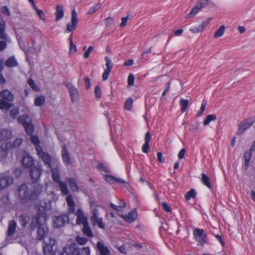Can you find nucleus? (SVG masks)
I'll list each match as a JSON object with an SVG mask.
<instances>
[{"instance_id":"nucleus-46","label":"nucleus","mask_w":255,"mask_h":255,"mask_svg":"<svg viewBox=\"0 0 255 255\" xmlns=\"http://www.w3.org/2000/svg\"><path fill=\"white\" fill-rule=\"evenodd\" d=\"M28 84L34 91H37L39 90V88L35 85L32 79L29 78L28 80Z\"/></svg>"},{"instance_id":"nucleus-7","label":"nucleus","mask_w":255,"mask_h":255,"mask_svg":"<svg viewBox=\"0 0 255 255\" xmlns=\"http://www.w3.org/2000/svg\"><path fill=\"white\" fill-rule=\"evenodd\" d=\"M193 235L195 241L201 246L207 243V234L205 233L204 229L195 228L193 231Z\"/></svg>"},{"instance_id":"nucleus-3","label":"nucleus","mask_w":255,"mask_h":255,"mask_svg":"<svg viewBox=\"0 0 255 255\" xmlns=\"http://www.w3.org/2000/svg\"><path fill=\"white\" fill-rule=\"evenodd\" d=\"M58 184L62 194L67 195L66 198L67 204L68 207L67 214L70 215L74 213L75 211V203L73 199L72 196L71 195H68L69 191L67 188V184L61 181L58 183Z\"/></svg>"},{"instance_id":"nucleus-19","label":"nucleus","mask_w":255,"mask_h":255,"mask_svg":"<svg viewBox=\"0 0 255 255\" xmlns=\"http://www.w3.org/2000/svg\"><path fill=\"white\" fill-rule=\"evenodd\" d=\"M34 160L28 154H25L22 160V166L25 168H30L34 165Z\"/></svg>"},{"instance_id":"nucleus-24","label":"nucleus","mask_w":255,"mask_h":255,"mask_svg":"<svg viewBox=\"0 0 255 255\" xmlns=\"http://www.w3.org/2000/svg\"><path fill=\"white\" fill-rule=\"evenodd\" d=\"M51 169V176L55 183L58 184L61 182L59 175V171L57 168H50Z\"/></svg>"},{"instance_id":"nucleus-47","label":"nucleus","mask_w":255,"mask_h":255,"mask_svg":"<svg viewBox=\"0 0 255 255\" xmlns=\"http://www.w3.org/2000/svg\"><path fill=\"white\" fill-rule=\"evenodd\" d=\"M10 38L9 37V41L3 40L0 41V51H3L7 47V42H10Z\"/></svg>"},{"instance_id":"nucleus-29","label":"nucleus","mask_w":255,"mask_h":255,"mask_svg":"<svg viewBox=\"0 0 255 255\" xmlns=\"http://www.w3.org/2000/svg\"><path fill=\"white\" fill-rule=\"evenodd\" d=\"M56 20L58 21L61 19L64 15V11L63 7L61 5H57L56 7V10L55 11Z\"/></svg>"},{"instance_id":"nucleus-12","label":"nucleus","mask_w":255,"mask_h":255,"mask_svg":"<svg viewBox=\"0 0 255 255\" xmlns=\"http://www.w3.org/2000/svg\"><path fill=\"white\" fill-rule=\"evenodd\" d=\"M255 122V117H253L243 121L239 126L237 134L239 135L243 133L246 129L252 126Z\"/></svg>"},{"instance_id":"nucleus-45","label":"nucleus","mask_w":255,"mask_h":255,"mask_svg":"<svg viewBox=\"0 0 255 255\" xmlns=\"http://www.w3.org/2000/svg\"><path fill=\"white\" fill-rule=\"evenodd\" d=\"M31 135L30 141L33 144L35 145V147H37L38 146H40L39 145L40 141L38 137L36 135Z\"/></svg>"},{"instance_id":"nucleus-10","label":"nucleus","mask_w":255,"mask_h":255,"mask_svg":"<svg viewBox=\"0 0 255 255\" xmlns=\"http://www.w3.org/2000/svg\"><path fill=\"white\" fill-rule=\"evenodd\" d=\"M92 215L91 217V221L94 225H97L98 227L101 229H104L105 224L103 222L102 218H98L99 210L97 208H94L92 211Z\"/></svg>"},{"instance_id":"nucleus-30","label":"nucleus","mask_w":255,"mask_h":255,"mask_svg":"<svg viewBox=\"0 0 255 255\" xmlns=\"http://www.w3.org/2000/svg\"><path fill=\"white\" fill-rule=\"evenodd\" d=\"M23 127L28 135H31L32 134L34 131V126L32 123V121L28 122L27 125H24Z\"/></svg>"},{"instance_id":"nucleus-63","label":"nucleus","mask_w":255,"mask_h":255,"mask_svg":"<svg viewBox=\"0 0 255 255\" xmlns=\"http://www.w3.org/2000/svg\"><path fill=\"white\" fill-rule=\"evenodd\" d=\"M149 143L144 142L142 146V150L144 153H147L149 149Z\"/></svg>"},{"instance_id":"nucleus-34","label":"nucleus","mask_w":255,"mask_h":255,"mask_svg":"<svg viewBox=\"0 0 255 255\" xmlns=\"http://www.w3.org/2000/svg\"><path fill=\"white\" fill-rule=\"evenodd\" d=\"M69 187L73 190H76L78 189V186L77 184L76 181L75 179L72 178H69L67 179Z\"/></svg>"},{"instance_id":"nucleus-1","label":"nucleus","mask_w":255,"mask_h":255,"mask_svg":"<svg viewBox=\"0 0 255 255\" xmlns=\"http://www.w3.org/2000/svg\"><path fill=\"white\" fill-rule=\"evenodd\" d=\"M45 219L43 216L37 214L32 218L30 224V228L31 230L37 228V240H45V238L48 235V229L44 225Z\"/></svg>"},{"instance_id":"nucleus-26","label":"nucleus","mask_w":255,"mask_h":255,"mask_svg":"<svg viewBox=\"0 0 255 255\" xmlns=\"http://www.w3.org/2000/svg\"><path fill=\"white\" fill-rule=\"evenodd\" d=\"M30 217L26 214H22L19 217V224L22 227H25L29 222Z\"/></svg>"},{"instance_id":"nucleus-6","label":"nucleus","mask_w":255,"mask_h":255,"mask_svg":"<svg viewBox=\"0 0 255 255\" xmlns=\"http://www.w3.org/2000/svg\"><path fill=\"white\" fill-rule=\"evenodd\" d=\"M18 196L22 203L31 200L30 190L25 184L21 185L18 188Z\"/></svg>"},{"instance_id":"nucleus-14","label":"nucleus","mask_w":255,"mask_h":255,"mask_svg":"<svg viewBox=\"0 0 255 255\" xmlns=\"http://www.w3.org/2000/svg\"><path fill=\"white\" fill-rule=\"evenodd\" d=\"M17 224L15 221L10 220L8 224V229L7 231V235L6 241L8 243H12L11 236H12L15 232Z\"/></svg>"},{"instance_id":"nucleus-57","label":"nucleus","mask_w":255,"mask_h":255,"mask_svg":"<svg viewBox=\"0 0 255 255\" xmlns=\"http://www.w3.org/2000/svg\"><path fill=\"white\" fill-rule=\"evenodd\" d=\"M34 9L36 11L37 14L39 15L40 19L42 20L45 19V15L42 10L38 9L36 8V6H34Z\"/></svg>"},{"instance_id":"nucleus-42","label":"nucleus","mask_w":255,"mask_h":255,"mask_svg":"<svg viewBox=\"0 0 255 255\" xmlns=\"http://www.w3.org/2000/svg\"><path fill=\"white\" fill-rule=\"evenodd\" d=\"M97 168L99 170L103 171L105 172H107V173L110 172V170L109 169V168L103 163H100L99 164H98Z\"/></svg>"},{"instance_id":"nucleus-22","label":"nucleus","mask_w":255,"mask_h":255,"mask_svg":"<svg viewBox=\"0 0 255 255\" xmlns=\"http://www.w3.org/2000/svg\"><path fill=\"white\" fill-rule=\"evenodd\" d=\"M0 97L2 100H5L7 102H11L14 99L13 94L8 90H4L0 92Z\"/></svg>"},{"instance_id":"nucleus-49","label":"nucleus","mask_w":255,"mask_h":255,"mask_svg":"<svg viewBox=\"0 0 255 255\" xmlns=\"http://www.w3.org/2000/svg\"><path fill=\"white\" fill-rule=\"evenodd\" d=\"M76 241L79 244L83 245L87 243L88 242V239L85 237L78 236L76 237Z\"/></svg>"},{"instance_id":"nucleus-15","label":"nucleus","mask_w":255,"mask_h":255,"mask_svg":"<svg viewBox=\"0 0 255 255\" xmlns=\"http://www.w3.org/2000/svg\"><path fill=\"white\" fill-rule=\"evenodd\" d=\"M75 215L77 217L76 224L80 225H86L88 223V218L85 216L82 210L80 208L78 209L75 212Z\"/></svg>"},{"instance_id":"nucleus-33","label":"nucleus","mask_w":255,"mask_h":255,"mask_svg":"<svg viewBox=\"0 0 255 255\" xmlns=\"http://www.w3.org/2000/svg\"><path fill=\"white\" fill-rule=\"evenodd\" d=\"M197 4L191 10L190 12L187 14L186 17L189 18L195 15L197 13L201 10V8Z\"/></svg>"},{"instance_id":"nucleus-25","label":"nucleus","mask_w":255,"mask_h":255,"mask_svg":"<svg viewBox=\"0 0 255 255\" xmlns=\"http://www.w3.org/2000/svg\"><path fill=\"white\" fill-rule=\"evenodd\" d=\"M137 218V213L136 212L131 211L128 213V215L124 217V219L128 223L133 222Z\"/></svg>"},{"instance_id":"nucleus-55","label":"nucleus","mask_w":255,"mask_h":255,"mask_svg":"<svg viewBox=\"0 0 255 255\" xmlns=\"http://www.w3.org/2000/svg\"><path fill=\"white\" fill-rule=\"evenodd\" d=\"M203 30L202 27L199 25L198 26H194L190 29V31L193 33H199Z\"/></svg>"},{"instance_id":"nucleus-9","label":"nucleus","mask_w":255,"mask_h":255,"mask_svg":"<svg viewBox=\"0 0 255 255\" xmlns=\"http://www.w3.org/2000/svg\"><path fill=\"white\" fill-rule=\"evenodd\" d=\"M78 22L79 20L77 17V14L75 9H73L71 12V22H69L67 24L65 32H70L75 30Z\"/></svg>"},{"instance_id":"nucleus-62","label":"nucleus","mask_w":255,"mask_h":255,"mask_svg":"<svg viewBox=\"0 0 255 255\" xmlns=\"http://www.w3.org/2000/svg\"><path fill=\"white\" fill-rule=\"evenodd\" d=\"M111 71L107 69L104 71L102 75L103 80L105 81L108 79Z\"/></svg>"},{"instance_id":"nucleus-4","label":"nucleus","mask_w":255,"mask_h":255,"mask_svg":"<svg viewBox=\"0 0 255 255\" xmlns=\"http://www.w3.org/2000/svg\"><path fill=\"white\" fill-rule=\"evenodd\" d=\"M36 153L39 158H40L44 164L48 168H51L52 157L50 154L45 152L43 150L41 146L36 147Z\"/></svg>"},{"instance_id":"nucleus-61","label":"nucleus","mask_w":255,"mask_h":255,"mask_svg":"<svg viewBox=\"0 0 255 255\" xmlns=\"http://www.w3.org/2000/svg\"><path fill=\"white\" fill-rule=\"evenodd\" d=\"M157 160L160 163H164L165 159L162 157V153L161 152H158L157 153Z\"/></svg>"},{"instance_id":"nucleus-36","label":"nucleus","mask_w":255,"mask_h":255,"mask_svg":"<svg viewBox=\"0 0 255 255\" xmlns=\"http://www.w3.org/2000/svg\"><path fill=\"white\" fill-rule=\"evenodd\" d=\"M225 30V27L224 25L220 26V27L216 31L214 34V37L218 38L223 36Z\"/></svg>"},{"instance_id":"nucleus-50","label":"nucleus","mask_w":255,"mask_h":255,"mask_svg":"<svg viewBox=\"0 0 255 255\" xmlns=\"http://www.w3.org/2000/svg\"><path fill=\"white\" fill-rule=\"evenodd\" d=\"M22 143V139L20 138H17L14 140L11 146L13 148L17 147L19 146Z\"/></svg>"},{"instance_id":"nucleus-52","label":"nucleus","mask_w":255,"mask_h":255,"mask_svg":"<svg viewBox=\"0 0 255 255\" xmlns=\"http://www.w3.org/2000/svg\"><path fill=\"white\" fill-rule=\"evenodd\" d=\"M94 92L96 98L100 99L101 97L102 91L99 86L97 85L95 87Z\"/></svg>"},{"instance_id":"nucleus-58","label":"nucleus","mask_w":255,"mask_h":255,"mask_svg":"<svg viewBox=\"0 0 255 255\" xmlns=\"http://www.w3.org/2000/svg\"><path fill=\"white\" fill-rule=\"evenodd\" d=\"M1 12L3 14H6L7 16L10 15L9 9L6 6H3L1 7Z\"/></svg>"},{"instance_id":"nucleus-39","label":"nucleus","mask_w":255,"mask_h":255,"mask_svg":"<svg viewBox=\"0 0 255 255\" xmlns=\"http://www.w3.org/2000/svg\"><path fill=\"white\" fill-rule=\"evenodd\" d=\"M189 101L188 100L181 99L180 101V105L181 107V111L184 113L188 108Z\"/></svg>"},{"instance_id":"nucleus-43","label":"nucleus","mask_w":255,"mask_h":255,"mask_svg":"<svg viewBox=\"0 0 255 255\" xmlns=\"http://www.w3.org/2000/svg\"><path fill=\"white\" fill-rule=\"evenodd\" d=\"M132 99H128L125 103V109L127 110L130 111L132 108Z\"/></svg>"},{"instance_id":"nucleus-56","label":"nucleus","mask_w":255,"mask_h":255,"mask_svg":"<svg viewBox=\"0 0 255 255\" xmlns=\"http://www.w3.org/2000/svg\"><path fill=\"white\" fill-rule=\"evenodd\" d=\"M134 77L132 74H130L128 78V83L129 86H132L134 84Z\"/></svg>"},{"instance_id":"nucleus-28","label":"nucleus","mask_w":255,"mask_h":255,"mask_svg":"<svg viewBox=\"0 0 255 255\" xmlns=\"http://www.w3.org/2000/svg\"><path fill=\"white\" fill-rule=\"evenodd\" d=\"M17 120L18 122L23 126H24V125H27V124L28 123V122L31 121L29 119V116L27 115H20L18 118Z\"/></svg>"},{"instance_id":"nucleus-35","label":"nucleus","mask_w":255,"mask_h":255,"mask_svg":"<svg viewBox=\"0 0 255 255\" xmlns=\"http://www.w3.org/2000/svg\"><path fill=\"white\" fill-rule=\"evenodd\" d=\"M8 102H9L1 99L0 101V109L5 110H9L11 107V105Z\"/></svg>"},{"instance_id":"nucleus-54","label":"nucleus","mask_w":255,"mask_h":255,"mask_svg":"<svg viewBox=\"0 0 255 255\" xmlns=\"http://www.w3.org/2000/svg\"><path fill=\"white\" fill-rule=\"evenodd\" d=\"M105 59L106 62L107 70L111 71V69L113 67L112 62L111 60L108 57H105Z\"/></svg>"},{"instance_id":"nucleus-23","label":"nucleus","mask_w":255,"mask_h":255,"mask_svg":"<svg viewBox=\"0 0 255 255\" xmlns=\"http://www.w3.org/2000/svg\"><path fill=\"white\" fill-rule=\"evenodd\" d=\"M62 156L63 162L66 165H68L69 164H70L71 158L69 155V153L65 146H63V148L62 150Z\"/></svg>"},{"instance_id":"nucleus-41","label":"nucleus","mask_w":255,"mask_h":255,"mask_svg":"<svg viewBox=\"0 0 255 255\" xmlns=\"http://www.w3.org/2000/svg\"><path fill=\"white\" fill-rule=\"evenodd\" d=\"M101 5L100 3L94 4L89 10L88 14H91L97 11L100 8Z\"/></svg>"},{"instance_id":"nucleus-11","label":"nucleus","mask_w":255,"mask_h":255,"mask_svg":"<svg viewBox=\"0 0 255 255\" xmlns=\"http://www.w3.org/2000/svg\"><path fill=\"white\" fill-rule=\"evenodd\" d=\"M13 181V178L12 176L8 175L6 174H0V190H2L10 185H11Z\"/></svg>"},{"instance_id":"nucleus-20","label":"nucleus","mask_w":255,"mask_h":255,"mask_svg":"<svg viewBox=\"0 0 255 255\" xmlns=\"http://www.w3.org/2000/svg\"><path fill=\"white\" fill-rule=\"evenodd\" d=\"M97 249L100 255H110V251L108 247L101 242H98L97 244Z\"/></svg>"},{"instance_id":"nucleus-64","label":"nucleus","mask_w":255,"mask_h":255,"mask_svg":"<svg viewBox=\"0 0 255 255\" xmlns=\"http://www.w3.org/2000/svg\"><path fill=\"white\" fill-rule=\"evenodd\" d=\"M162 209L166 212H170L171 211V209L169 207V206H168V205L165 203V202H163L162 204Z\"/></svg>"},{"instance_id":"nucleus-5","label":"nucleus","mask_w":255,"mask_h":255,"mask_svg":"<svg viewBox=\"0 0 255 255\" xmlns=\"http://www.w3.org/2000/svg\"><path fill=\"white\" fill-rule=\"evenodd\" d=\"M42 172V168L40 165H34L29 168V174L32 183H37L39 180Z\"/></svg>"},{"instance_id":"nucleus-16","label":"nucleus","mask_w":255,"mask_h":255,"mask_svg":"<svg viewBox=\"0 0 255 255\" xmlns=\"http://www.w3.org/2000/svg\"><path fill=\"white\" fill-rule=\"evenodd\" d=\"M66 87L68 89L72 102L76 101L79 97V92L77 89L71 83H67Z\"/></svg>"},{"instance_id":"nucleus-53","label":"nucleus","mask_w":255,"mask_h":255,"mask_svg":"<svg viewBox=\"0 0 255 255\" xmlns=\"http://www.w3.org/2000/svg\"><path fill=\"white\" fill-rule=\"evenodd\" d=\"M252 151L250 149V150H247L246 151L244 154V158L245 161L250 162L252 156Z\"/></svg>"},{"instance_id":"nucleus-59","label":"nucleus","mask_w":255,"mask_h":255,"mask_svg":"<svg viewBox=\"0 0 255 255\" xmlns=\"http://www.w3.org/2000/svg\"><path fill=\"white\" fill-rule=\"evenodd\" d=\"M93 49H94V48L92 46H90L88 47V49L86 50V51L84 53V55L85 58H87L89 57L90 54L92 51Z\"/></svg>"},{"instance_id":"nucleus-60","label":"nucleus","mask_w":255,"mask_h":255,"mask_svg":"<svg viewBox=\"0 0 255 255\" xmlns=\"http://www.w3.org/2000/svg\"><path fill=\"white\" fill-rule=\"evenodd\" d=\"M84 82L87 89H89L91 86L90 79L89 77H87L84 78Z\"/></svg>"},{"instance_id":"nucleus-44","label":"nucleus","mask_w":255,"mask_h":255,"mask_svg":"<svg viewBox=\"0 0 255 255\" xmlns=\"http://www.w3.org/2000/svg\"><path fill=\"white\" fill-rule=\"evenodd\" d=\"M105 180L109 184H114L115 183V177L112 175L106 174L104 175Z\"/></svg>"},{"instance_id":"nucleus-18","label":"nucleus","mask_w":255,"mask_h":255,"mask_svg":"<svg viewBox=\"0 0 255 255\" xmlns=\"http://www.w3.org/2000/svg\"><path fill=\"white\" fill-rule=\"evenodd\" d=\"M42 186L40 184L35 185L32 190H30L31 200L34 201L38 199L42 192Z\"/></svg>"},{"instance_id":"nucleus-17","label":"nucleus","mask_w":255,"mask_h":255,"mask_svg":"<svg viewBox=\"0 0 255 255\" xmlns=\"http://www.w3.org/2000/svg\"><path fill=\"white\" fill-rule=\"evenodd\" d=\"M5 21L2 16L0 14V39L9 41V37L5 32Z\"/></svg>"},{"instance_id":"nucleus-38","label":"nucleus","mask_w":255,"mask_h":255,"mask_svg":"<svg viewBox=\"0 0 255 255\" xmlns=\"http://www.w3.org/2000/svg\"><path fill=\"white\" fill-rule=\"evenodd\" d=\"M196 196V192L195 189H192L188 192L186 193L185 196V198L186 200L188 201L192 198H195Z\"/></svg>"},{"instance_id":"nucleus-51","label":"nucleus","mask_w":255,"mask_h":255,"mask_svg":"<svg viewBox=\"0 0 255 255\" xmlns=\"http://www.w3.org/2000/svg\"><path fill=\"white\" fill-rule=\"evenodd\" d=\"M206 105H207L206 101H204L201 104V106L200 107V110L199 111H198L197 113V116L198 117H200L201 115H202L203 112H204V111L205 110Z\"/></svg>"},{"instance_id":"nucleus-13","label":"nucleus","mask_w":255,"mask_h":255,"mask_svg":"<svg viewBox=\"0 0 255 255\" xmlns=\"http://www.w3.org/2000/svg\"><path fill=\"white\" fill-rule=\"evenodd\" d=\"M69 222V218L68 215H62L56 216L54 220V226L57 228H60L67 223Z\"/></svg>"},{"instance_id":"nucleus-21","label":"nucleus","mask_w":255,"mask_h":255,"mask_svg":"<svg viewBox=\"0 0 255 255\" xmlns=\"http://www.w3.org/2000/svg\"><path fill=\"white\" fill-rule=\"evenodd\" d=\"M12 131L8 129L4 128L0 130V141H6L12 136Z\"/></svg>"},{"instance_id":"nucleus-37","label":"nucleus","mask_w":255,"mask_h":255,"mask_svg":"<svg viewBox=\"0 0 255 255\" xmlns=\"http://www.w3.org/2000/svg\"><path fill=\"white\" fill-rule=\"evenodd\" d=\"M202 181L203 183L208 187L209 188H211V186L210 182V178L205 173L202 174Z\"/></svg>"},{"instance_id":"nucleus-8","label":"nucleus","mask_w":255,"mask_h":255,"mask_svg":"<svg viewBox=\"0 0 255 255\" xmlns=\"http://www.w3.org/2000/svg\"><path fill=\"white\" fill-rule=\"evenodd\" d=\"M56 244V241L50 237L47 240H44L43 242L42 248L44 255L53 253L54 247Z\"/></svg>"},{"instance_id":"nucleus-48","label":"nucleus","mask_w":255,"mask_h":255,"mask_svg":"<svg viewBox=\"0 0 255 255\" xmlns=\"http://www.w3.org/2000/svg\"><path fill=\"white\" fill-rule=\"evenodd\" d=\"M208 3L209 0H199L197 5L202 9L206 7L208 5Z\"/></svg>"},{"instance_id":"nucleus-31","label":"nucleus","mask_w":255,"mask_h":255,"mask_svg":"<svg viewBox=\"0 0 255 255\" xmlns=\"http://www.w3.org/2000/svg\"><path fill=\"white\" fill-rule=\"evenodd\" d=\"M82 231L84 235L88 237H93V234L89 225V223L83 226Z\"/></svg>"},{"instance_id":"nucleus-40","label":"nucleus","mask_w":255,"mask_h":255,"mask_svg":"<svg viewBox=\"0 0 255 255\" xmlns=\"http://www.w3.org/2000/svg\"><path fill=\"white\" fill-rule=\"evenodd\" d=\"M217 117L214 115H209L207 116L203 122V125L204 126L208 125L211 121L216 120Z\"/></svg>"},{"instance_id":"nucleus-32","label":"nucleus","mask_w":255,"mask_h":255,"mask_svg":"<svg viewBox=\"0 0 255 255\" xmlns=\"http://www.w3.org/2000/svg\"><path fill=\"white\" fill-rule=\"evenodd\" d=\"M45 102V97L44 96H40L35 98L34 100V105L37 107H40L44 105Z\"/></svg>"},{"instance_id":"nucleus-27","label":"nucleus","mask_w":255,"mask_h":255,"mask_svg":"<svg viewBox=\"0 0 255 255\" xmlns=\"http://www.w3.org/2000/svg\"><path fill=\"white\" fill-rule=\"evenodd\" d=\"M5 65L8 67H15L18 65V63L14 56H11L8 58L5 62Z\"/></svg>"},{"instance_id":"nucleus-2","label":"nucleus","mask_w":255,"mask_h":255,"mask_svg":"<svg viewBox=\"0 0 255 255\" xmlns=\"http://www.w3.org/2000/svg\"><path fill=\"white\" fill-rule=\"evenodd\" d=\"M90 250L88 247L78 249L76 245L66 246L59 255H90Z\"/></svg>"}]
</instances>
